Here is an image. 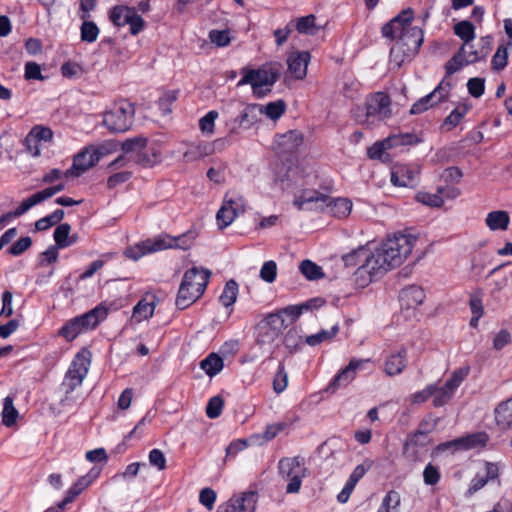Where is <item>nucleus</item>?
Wrapping results in <instances>:
<instances>
[{"mask_svg":"<svg viewBox=\"0 0 512 512\" xmlns=\"http://www.w3.org/2000/svg\"><path fill=\"white\" fill-rule=\"evenodd\" d=\"M418 238L410 232H398L387 237L374 250L361 247L343 256L346 266L358 265L353 282L359 288L367 287L389 270L400 266L411 254Z\"/></svg>","mask_w":512,"mask_h":512,"instance_id":"f257e3e1","label":"nucleus"},{"mask_svg":"<svg viewBox=\"0 0 512 512\" xmlns=\"http://www.w3.org/2000/svg\"><path fill=\"white\" fill-rule=\"evenodd\" d=\"M413 15L412 9H405L382 28L384 37L396 39L390 49V60L398 67L418 53L424 40L422 29L411 26Z\"/></svg>","mask_w":512,"mask_h":512,"instance_id":"f03ea898","label":"nucleus"},{"mask_svg":"<svg viewBox=\"0 0 512 512\" xmlns=\"http://www.w3.org/2000/svg\"><path fill=\"white\" fill-rule=\"evenodd\" d=\"M210 271L193 267L183 276L176 298V306L183 310L194 303L204 293L210 278Z\"/></svg>","mask_w":512,"mask_h":512,"instance_id":"7ed1b4c3","label":"nucleus"},{"mask_svg":"<svg viewBox=\"0 0 512 512\" xmlns=\"http://www.w3.org/2000/svg\"><path fill=\"white\" fill-rule=\"evenodd\" d=\"M242 78L237 86L251 85L254 96L261 98L271 92L273 85L280 77V68L277 65H263L258 69L243 68Z\"/></svg>","mask_w":512,"mask_h":512,"instance_id":"20e7f679","label":"nucleus"},{"mask_svg":"<svg viewBox=\"0 0 512 512\" xmlns=\"http://www.w3.org/2000/svg\"><path fill=\"white\" fill-rule=\"evenodd\" d=\"M391 101L387 94L377 92L367 98L365 108H357L354 115L359 124L371 127L392 115Z\"/></svg>","mask_w":512,"mask_h":512,"instance_id":"39448f33","label":"nucleus"},{"mask_svg":"<svg viewBox=\"0 0 512 512\" xmlns=\"http://www.w3.org/2000/svg\"><path fill=\"white\" fill-rule=\"evenodd\" d=\"M279 475L288 484L286 486V492L288 494L299 492L302 479L308 474V469L305 466L304 459L300 456L295 457H284L278 462Z\"/></svg>","mask_w":512,"mask_h":512,"instance_id":"423d86ee","label":"nucleus"},{"mask_svg":"<svg viewBox=\"0 0 512 512\" xmlns=\"http://www.w3.org/2000/svg\"><path fill=\"white\" fill-rule=\"evenodd\" d=\"M135 114L134 106L127 101L114 104L104 113L103 124L114 133H122L130 129Z\"/></svg>","mask_w":512,"mask_h":512,"instance_id":"0eeeda50","label":"nucleus"},{"mask_svg":"<svg viewBox=\"0 0 512 512\" xmlns=\"http://www.w3.org/2000/svg\"><path fill=\"white\" fill-rule=\"evenodd\" d=\"M90 362V352L87 350H81L75 355L61 384L66 395L81 386L88 373Z\"/></svg>","mask_w":512,"mask_h":512,"instance_id":"6e6552de","label":"nucleus"},{"mask_svg":"<svg viewBox=\"0 0 512 512\" xmlns=\"http://www.w3.org/2000/svg\"><path fill=\"white\" fill-rule=\"evenodd\" d=\"M246 210V199L237 191L225 194L222 206L216 214L217 225L220 229L228 227L235 218Z\"/></svg>","mask_w":512,"mask_h":512,"instance_id":"1a4fd4ad","label":"nucleus"},{"mask_svg":"<svg viewBox=\"0 0 512 512\" xmlns=\"http://www.w3.org/2000/svg\"><path fill=\"white\" fill-rule=\"evenodd\" d=\"M288 326L285 318L280 313L269 314L258 326L257 341L260 344L272 343Z\"/></svg>","mask_w":512,"mask_h":512,"instance_id":"9d476101","label":"nucleus"},{"mask_svg":"<svg viewBox=\"0 0 512 512\" xmlns=\"http://www.w3.org/2000/svg\"><path fill=\"white\" fill-rule=\"evenodd\" d=\"M109 17L112 23L118 27L129 25L132 35L140 33L145 26V21L137 14L135 9L127 6L119 5L113 7Z\"/></svg>","mask_w":512,"mask_h":512,"instance_id":"9b49d317","label":"nucleus"},{"mask_svg":"<svg viewBox=\"0 0 512 512\" xmlns=\"http://www.w3.org/2000/svg\"><path fill=\"white\" fill-rule=\"evenodd\" d=\"M469 373V368H460L452 372L450 378L441 387L435 385V393L432 395L433 405L441 407L446 405L453 397L455 391Z\"/></svg>","mask_w":512,"mask_h":512,"instance_id":"f8f14e48","label":"nucleus"},{"mask_svg":"<svg viewBox=\"0 0 512 512\" xmlns=\"http://www.w3.org/2000/svg\"><path fill=\"white\" fill-rule=\"evenodd\" d=\"M482 59L478 44L464 42L458 52L446 63L445 68L448 75H451L463 66L475 63Z\"/></svg>","mask_w":512,"mask_h":512,"instance_id":"ddd939ff","label":"nucleus"},{"mask_svg":"<svg viewBox=\"0 0 512 512\" xmlns=\"http://www.w3.org/2000/svg\"><path fill=\"white\" fill-rule=\"evenodd\" d=\"M258 495L256 492L247 491L233 495L228 501L221 504L216 512H254Z\"/></svg>","mask_w":512,"mask_h":512,"instance_id":"4468645a","label":"nucleus"},{"mask_svg":"<svg viewBox=\"0 0 512 512\" xmlns=\"http://www.w3.org/2000/svg\"><path fill=\"white\" fill-rule=\"evenodd\" d=\"M489 436L485 432H476L466 436L447 441L438 446L439 450L454 448L455 450H471L487 445Z\"/></svg>","mask_w":512,"mask_h":512,"instance_id":"2eb2a0df","label":"nucleus"},{"mask_svg":"<svg viewBox=\"0 0 512 512\" xmlns=\"http://www.w3.org/2000/svg\"><path fill=\"white\" fill-rule=\"evenodd\" d=\"M196 238L194 232H187L178 237H172L169 235H160L155 237V242L153 243L154 248L152 250H166V249H182L187 250L192 245Z\"/></svg>","mask_w":512,"mask_h":512,"instance_id":"dca6fc26","label":"nucleus"},{"mask_svg":"<svg viewBox=\"0 0 512 512\" xmlns=\"http://www.w3.org/2000/svg\"><path fill=\"white\" fill-rule=\"evenodd\" d=\"M429 443L430 439L426 435V431H415L408 435L404 443V454L411 460L418 461L427 451Z\"/></svg>","mask_w":512,"mask_h":512,"instance_id":"f3484780","label":"nucleus"},{"mask_svg":"<svg viewBox=\"0 0 512 512\" xmlns=\"http://www.w3.org/2000/svg\"><path fill=\"white\" fill-rule=\"evenodd\" d=\"M53 138V132L49 127L36 125L24 139V145L27 151L34 157L40 155V146L42 142H50Z\"/></svg>","mask_w":512,"mask_h":512,"instance_id":"a211bd4d","label":"nucleus"},{"mask_svg":"<svg viewBox=\"0 0 512 512\" xmlns=\"http://www.w3.org/2000/svg\"><path fill=\"white\" fill-rule=\"evenodd\" d=\"M419 168L406 164H395L391 169V182L399 187H414L417 183Z\"/></svg>","mask_w":512,"mask_h":512,"instance_id":"6ab92c4d","label":"nucleus"},{"mask_svg":"<svg viewBox=\"0 0 512 512\" xmlns=\"http://www.w3.org/2000/svg\"><path fill=\"white\" fill-rule=\"evenodd\" d=\"M450 90V84L441 82L431 93L422 97L414 103L410 109L411 114H420L426 111L429 107L443 101Z\"/></svg>","mask_w":512,"mask_h":512,"instance_id":"aec40b11","label":"nucleus"},{"mask_svg":"<svg viewBox=\"0 0 512 512\" xmlns=\"http://www.w3.org/2000/svg\"><path fill=\"white\" fill-rule=\"evenodd\" d=\"M328 201V196L316 190H303L294 199L293 204L298 210L315 209L324 211V204Z\"/></svg>","mask_w":512,"mask_h":512,"instance_id":"412c9836","label":"nucleus"},{"mask_svg":"<svg viewBox=\"0 0 512 512\" xmlns=\"http://www.w3.org/2000/svg\"><path fill=\"white\" fill-rule=\"evenodd\" d=\"M304 143L303 133L298 130H290L283 134L277 135L275 138V149L282 154L294 153Z\"/></svg>","mask_w":512,"mask_h":512,"instance_id":"4be33fe9","label":"nucleus"},{"mask_svg":"<svg viewBox=\"0 0 512 512\" xmlns=\"http://www.w3.org/2000/svg\"><path fill=\"white\" fill-rule=\"evenodd\" d=\"M311 55L308 51H294L288 55V72L296 80H303L307 75Z\"/></svg>","mask_w":512,"mask_h":512,"instance_id":"5701e85b","label":"nucleus"},{"mask_svg":"<svg viewBox=\"0 0 512 512\" xmlns=\"http://www.w3.org/2000/svg\"><path fill=\"white\" fill-rule=\"evenodd\" d=\"M97 162L96 153H92L90 148H86L74 157L71 168L65 171V177H79Z\"/></svg>","mask_w":512,"mask_h":512,"instance_id":"b1692460","label":"nucleus"},{"mask_svg":"<svg viewBox=\"0 0 512 512\" xmlns=\"http://www.w3.org/2000/svg\"><path fill=\"white\" fill-rule=\"evenodd\" d=\"M225 145L224 139H217L212 143L198 142L189 145L188 149L184 152L183 158L185 162H192L201 157L211 155L215 150L223 149Z\"/></svg>","mask_w":512,"mask_h":512,"instance_id":"393cba45","label":"nucleus"},{"mask_svg":"<svg viewBox=\"0 0 512 512\" xmlns=\"http://www.w3.org/2000/svg\"><path fill=\"white\" fill-rule=\"evenodd\" d=\"M365 361L366 360H351L349 364L344 369H342L329 383L328 389L335 391L337 388L347 386L349 383H351L356 376V371Z\"/></svg>","mask_w":512,"mask_h":512,"instance_id":"a878e982","label":"nucleus"},{"mask_svg":"<svg viewBox=\"0 0 512 512\" xmlns=\"http://www.w3.org/2000/svg\"><path fill=\"white\" fill-rule=\"evenodd\" d=\"M424 299V290L416 285L406 287L400 293L401 305L407 309L416 308L423 303Z\"/></svg>","mask_w":512,"mask_h":512,"instance_id":"bb28decb","label":"nucleus"},{"mask_svg":"<svg viewBox=\"0 0 512 512\" xmlns=\"http://www.w3.org/2000/svg\"><path fill=\"white\" fill-rule=\"evenodd\" d=\"M407 365V351L405 348L392 353L385 361L384 371L388 376H395L403 372Z\"/></svg>","mask_w":512,"mask_h":512,"instance_id":"cd10ccee","label":"nucleus"},{"mask_svg":"<svg viewBox=\"0 0 512 512\" xmlns=\"http://www.w3.org/2000/svg\"><path fill=\"white\" fill-rule=\"evenodd\" d=\"M352 202L347 198H330L324 204V210L337 218H345L352 211Z\"/></svg>","mask_w":512,"mask_h":512,"instance_id":"c85d7f7f","label":"nucleus"},{"mask_svg":"<svg viewBox=\"0 0 512 512\" xmlns=\"http://www.w3.org/2000/svg\"><path fill=\"white\" fill-rule=\"evenodd\" d=\"M108 315V308L99 305L84 315L77 317L84 331L95 328L100 321L104 320Z\"/></svg>","mask_w":512,"mask_h":512,"instance_id":"c756f323","label":"nucleus"},{"mask_svg":"<svg viewBox=\"0 0 512 512\" xmlns=\"http://www.w3.org/2000/svg\"><path fill=\"white\" fill-rule=\"evenodd\" d=\"M97 477V473L92 475L87 474L80 477L77 482L68 490L66 497L58 504L59 510H63L64 507L71 503L84 489H86L93 480Z\"/></svg>","mask_w":512,"mask_h":512,"instance_id":"7c9ffc66","label":"nucleus"},{"mask_svg":"<svg viewBox=\"0 0 512 512\" xmlns=\"http://www.w3.org/2000/svg\"><path fill=\"white\" fill-rule=\"evenodd\" d=\"M261 108L260 104H249L247 105L241 114L235 118V123L238 126L248 129L260 120Z\"/></svg>","mask_w":512,"mask_h":512,"instance_id":"2f4dec72","label":"nucleus"},{"mask_svg":"<svg viewBox=\"0 0 512 512\" xmlns=\"http://www.w3.org/2000/svg\"><path fill=\"white\" fill-rule=\"evenodd\" d=\"M495 419L501 429L512 428V398L497 406L495 409Z\"/></svg>","mask_w":512,"mask_h":512,"instance_id":"473e14b6","label":"nucleus"},{"mask_svg":"<svg viewBox=\"0 0 512 512\" xmlns=\"http://www.w3.org/2000/svg\"><path fill=\"white\" fill-rule=\"evenodd\" d=\"M487 226L495 231V230H506L508 228L510 217L506 211H492L488 213L486 217Z\"/></svg>","mask_w":512,"mask_h":512,"instance_id":"72a5a7b5","label":"nucleus"},{"mask_svg":"<svg viewBox=\"0 0 512 512\" xmlns=\"http://www.w3.org/2000/svg\"><path fill=\"white\" fill-rule=\"evenodd\" d=\"M154 242H155V238H151V239L142 241V242L136 244L135 246L128 247L125 250V255L130 259L138 260L146 254L158 252V250H152V248H154V246H155V245H153Z\"/></svg>","mask_w":512,"mask_h":512,"instance_id":"f704fd0d","label":"nucleus"},{"mask_svg":"<svg viewBox=\"0 0 512 512\" xmlns=\"http://www.w3.org/2000/svg\"><path fill=\"white\" fill-rule=\"evenodd\" d=\"M401 495L396 490L388 491L383 497L377 512H400Z\"/></svg>","mask_w":512,"mask_h":512,"instance_id":"c9c22d12","label":"nucleus"},{"mask_svg":"<svg viewBox=\"0 0 512 512\" xmlns=\"http://www.w3.org/2000/svg\"><path fill=\"white\" fill-rule=\"evenodd\" d=\"M223 359L215 353H211L200 362V367L205 373L213 377L223 369Z\"/></svg>","mask_w":512,"mask_h":512,"instance_id":"e433bc0d","label":"nucleus"},{"mask_svg":"<svg viewBox=\"0 0 512 512\" xmlns=\"http://www.w3.org/2000/svg\"><path fill=\"white\" fill-rule=\"evenodd\" d=\"M443 193H444V188H441V187H439L437 189V193H435V194L429 193V192H424V191H419L416 194L415 199L418 202H420L426 206L439 208L444 204V199L442 197Z\"/></svg>","mask_w":512,"mask_h":512,"instance_id":"4c0bfd02","label":"nucleus"},{"mask_svg":"<svg viewBox=\"0 0 512 512\" xmlns=\"http://www.w3.org/2000/svg\"><path fill=\"white\" fill-rule=\"evenodd\" d=\"M238 291V284L235 280L231 279L227 281L219 297V301L223 306L231 307L237 300Z\"/></svg>","mask_w":512,"mask_h":512,"instance_id":"58836bf2","label":"nucleus"},{"mask_svg":"<svg viewBox=\"0 0 512 512\" xmlns=\"http://www.w3.org/2000/svg\"><path fill=\"white\" fill-rule=\"evenodd\" d=\"M454 34L458 36L462 42H472L475 37V27L468 20H462L453 27Z\"/></svg>","mask_w":512,"mask_h":512,"instance_id":"ea45409f","label":"nucleus"},{"mask_svg":"<svg viewBox=\"0 0 512 512\" xmlns=\"http://www.w3.org/2000/svg\"><path fill=\"white\" fill-rule=\"evenodd\" d=\"M19 416L18 410L14 406L13 398L7 396L4 398L2 410V422L5 426L10 427L16 423Z\"/></svg>","mask_w":512,"mask_h":512,"instance_id":"a19ab883","label":"nucleus"},{"mask_svg":"<svg viewBox=\"0 0 512 512\" xmlns=\"http://www.w3.org/2000/svg\"><path fill=\"white\" fill-rule=\"evenodd\" d=\"M147 146V139L144 137H134L127 139L122 143V150L124 154H130L131 159L134 161V157L138 156L142 150Z\"/></svg>","mask_w":512,"mask_h":512,"instance_id":"79ce46f5","label":"nucleus"},{"mask_svg":"<svg viewBox=\"0 0 512 512\" xmlns=\"http://www.w3.org/2000/svg\"><path fill=\"white\" fill-rule=\"evenodd\" d=\"M155 304L153 302H147L145 299L140 300L133 309V318L137 322L147 320L154 314Z\"/></svg>","mask_w":512,"mask_h":512,"instance_id":"37998d69","label":"nucleus"},{"mask_svg":"<svg viewBox=\"0 0 512 512\" xmlns=\"http://www.w3.org/2000/svg\"><path fill=\"white\" fill-rule=\"evenodd\" d=\"M71 226L68 223H63L57 226L54 231V240L59 248H66L75 242V239L69 238Z\"/></svg>","mask_w":512,"mask_h":512,"instance_id":"c03bdc74","label":"nucleus"},{"mask_svg":"<svg viewBox=\"0 0 512 512\" xmlns=\"http://www.w3.org/2000/svg\"><path fill=\"white\" fill-rule=\"evenodd\" d=\"M285 427L283 423L268 425L262 434L253 435L250 438L251 442L263 444L274 439Z\"/></svg>","mask_w":512,"mask_h":512,"instance_id":"a18cd8bd","label":"nucleus"},{"mask_svg":"<svg viewBox=\"0 0 512 512\" xmlns=\"http://www.w3.org/2000/svg\"><path fill=\"white\" fill-rule=\"evenodd\" d=\"M261 115L265 114L268 118L272 120L279 119L286 110V104L283 100H278L275 102H270L267 105H261Z\"/></svg>","mask_w":512,"mask_h":512,"instance_id":"49530a36","label":"nucleus"},{"mask_svg":"<svg viewBox=\"0 0 512 512\" xmlns=\"http://www.w3.org/2000/svg\"><path fill=\"white\" fill-rule=\"evenodd\" d=\"M339 331V326L336 324L330 330H321L320 332L309 335L305 338V343L309 346H317L324 341L333 339Z\"/></svg>","mask_w":512,"mask_h":512,"instance_id":"de8ad7c7","label":"nucleus"},{"mask_svg":"<svg viewBox=\"0 0 512 512\" xmlns=\"http://www.w3.org/2000/svg\"><path fill=\"white\" fill-rule=\"evenodd\" d=\"M316 17L314 15H307L300 17L296 20L294 28L302 34H316L319 28L315 24Z\"/></svg>","mask_w":512,"mask_h":512,"instance_id":"09e8293b","label":"nucleus"},{"mask_svg":"<svg viewBox=\"0 0 512 512\" xmlns=\"http://www.w3.org/2000/svg\"><path fill=\"white\" fill-rule=\"evenodd\" d=\"M84 332L80 325L79 319L73 318L69 320L60 330L59 335L68 341L74 340L80 333Z\"/></svg>","mask_w":512,"mask_h":512,"instance_id":"8fccbe9b","label":"nucleus"},{"mask_svg":"<svg viewBox=\"0 0 512 512\" xmlns=\"http://www.w3.org/2000/svg\"><path fill=\"white\" fill-rule=\"evenodd\" d=\"M41 202H43V200H42L39 192H36L33 195H31L30 197L24 199L21 202V204L13 212L7 213L5 216H8V219L10 217H19V216L23 215L24 213H26L30 208H32L33 206H35Z\"/></svg>","mask_w":512,"mask_h":512,"instance_id":"3c124183","label":"nucleus"},{"mask_svg":"<svg viewBox=\"0 0 512 512\" xmlns=\"http://www.w3.org/2000/svg\"><path fill=\"white\" fill-rule=\"evenodd\" d=\"M41 202H43V200H42L39 192H36L33 195H31L30 197L24 199L21 202V204L13 212L7 213L5 216H8V219L10 217H19V216L23 215L24 213H26L30 208H32L33 206H35Z\"/></svg>","mask_w":512,"mask_h":512,"instance_id":"603ef678","label":"nucleus"},{"mask_svg":"<svg viewBox=\"0 0 512 512\" xmlns=\"http://www.w3.org/2000/svg\"><path fill=\"white\" fill-rule=\"evenodd\" d=\"M64 217V211L61 209L55 210L52 214L43 217L36 221L35 228L38 231L49 229L51 226L60 222Z\"/></svg>","mask_w":512,"mask_h":512,"instance_id":"864d4df0","label":"nucleus"},{"mask_svg":"<svg viewBox=\"0 0 512 512\" xmlns=\"http://www.w3.org/2000/svg\"><path fill=\"white\" fill-rule=\"evenodd\" d=\"M300 271L309 280H317L323 277L322 268L310 260L301 262Z\"/></svg>","mask_w":512,"mask_h":512,"instance_id":"5fc2aeb1","label":"nucleus"},{"mask_svg":"<svg viewBox=\"0 0 512 512\" xmlns=\"http://www.w3.org/2000/svg\"><path fill=\"white\" fill-rule=\"evenodd\" d=\"M99 34V29L94 22L83 20L81 26V39L83 41L92 43L96 41Z\"/></svg>","mask_w":512,"mask_h":512,"instance_id":"6e6d98bb","label":"nucleus"},{"mask_svg":"<svg viewBox=\"0 0 512 512\" xmlns=\"http://www.w3.org/2000/svg\"><path fill=\"white\" fill-rule=\"evenodd\" d=\"M218 118V112L215 110L209 111L205 116L199 120L200 130L207 134L212 135L214 133L215 120Z\"/></svg>","mask_w":512,"mask_h":512,"instance_id":"4d7b16f0","label":"nucleus"},{"mask_svg":"<svg viewBox=\"0 0 512 512\" xmlns=\"http://www.w3.org/2000/svg\"><path fill=\"white\" fill-rule=\"evenodd\" d=\"M391 147L413 145L419 142L418 137L413 133L397 134L388 137Z\"/></svg>","mask_w":512,"mask_h":512,"instance_id":"13d9d810","label":"nucleus"},{"mask_svg":"<svg viewBox=\"0 0 512 512\" xmlns=\"http://www.w3.org/2000/svg\"><path fill=\"white\" fill-rule=\"evenodd\" d=\"M507 59H508L507 48L503 45H500L497 48L496 53L492 57V60H491L492 69L497 70V71L502 70L507 64Z\"/></svg>","mask_w":512,"mask_h":512,"instance_id":"bf43d9fd","label":"nucleus"},{"mask_svg":"<svg viewBox=\"0 0 512 512\" xmlns=\"http://www.w3.org/2000/svg\"><path fill=\"white\" fill-rule=\"evenodd\" d=\"M209 39L217 47L228 46L231 42V37L227 30H211L209 32Z\"/></svg>","mask_w":512,"mask_h":512,"instance_id":"052dcab7","label":"nucleus"},{"mask_svg":"<svg viewBox=\"0 0 512 512\" xmlns=\"http://www.w3.org/2000/svg\"><path fill=\"white\" fill-rule=\"evenodd\" d=\"M223 400L220 396L212 397L206 406V415L210 419H215L220 416L223 408Z\"/></svg>","mask_w":512,"mask_h":512,"instance_id":"680f3d73","label":"nucleus"},{"mask_svg":"<svg viewBox=\"0 0 512 512\" xmlns=\"http://www.w3.org/2000/svg\"><path fill=\"white\" fill-rule=\"evenodd\" d=\"M277 276V264L270 260L263 264L260 270V277L267 283H272Z\"/></svg>","mask_w":512,"mask_h":512,"instance_id":"e2e57ef3","label":"nucleus"},{"mask_svg":"<svg viewBox=\"0 0 512 512\" xmlns=\"http://www.w3.org/2000/svg\"><path fill=\"white\" fill-rule=\"evenodd\" d=\"M288 384V375L284 370L283 365L279 366V369L274 377L273 389L276 393L283 392Z\"/></svg>","mask_w":512,"mask_h":512,"instance_id":"0e129e2a","label":"nucleus"},{"mask_svg":"<svg viewBox=\"0 0 512 512\" xmlns=\"http://www.w3.org/2000/svg\"><path fill=\"white\" fill-rule=\"evenodd\" d=\"M177 99V93L175 91H168L162 95L158 101V106L162 111L163 115L171 113V105Z\"/></svg>","mask_w":512,"mask_h":512,"instance_id":"69168bd1","label":"nucleus"},{"mask_svg":"<svg viewBox=\"0 0 512 512\" xmlns=\"http://www.w3.org/2000/svg\"><path fill=\"white\" fill-rule=\"evenodd\" d=\"M392 148L391 147V144L388 140V138L384 139L383 141L381 142H377L375 143L374 145H372L369 149H368V156L371 158V159H379L381 158L383 152L385 150H388Z\"/></svg>","mask_w":512,"mask_h":512,"instance_id":"338daca9","label":"nucleus"},{"mask_svg":"<svg viewBox=\"0 0 512 512\" xmlns=\"http://www.w3.org/2000/svg\"><path fill=\"white\" fill-rule=\"evenodd\" d=\"M32 244L30 237H21L8 250L11 255L18 256L26 251Z\"/></svg>","mask_w":512,"mask_h":512,"instance_id":"774afa93","label":"nucleus"}]
</instances>
